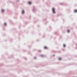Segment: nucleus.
<instances>
[{
    "mask_svg": "<svg viewBox=\"0 0 77 77\" xmlns=\"http://www.w3.org/2000/svg\"><path fill=\"white\" fill-rule=\"evenodd\" d=\"M28 3H29V5H30V4H31L32 3V2H28Z\"/></svg>",
    "mask_w": 77,
    "mask_h": 77,
    "instance_id": "obj_5",
    "label": "nucleus"
},
{
    "mask_svg": "<svg viewBox=\"0 0 77 77\" xmlns=\"http://www.w3.org/2000/svg\"><path fill=\"white\" fill-rule=\"evenodd\" d=\"M52 11L53 14H55V10L54 9V8H53Z\"/></svg>",
    "mask_w": 77,
    "mask_h": 77,
    "instance_id": "obj_1",
    "label": "nucleus"
},
{
    "mask_svg": "<svg viewBox=\"0 0 77 77\" xmlns=\"http://www.w3.org/2000/svg\"><path fill=\"white\" fill-rule=\"evenodd\" d=\"M4 25H5V26H6V23H4Z\"/></svg>",
    "mask_w": 77,
    "mask_h": 77,
    "instance_id": "obj_7",
    "label": "nucleus"
},
{
    "mask_svg": "<svg viewBox=\"0 0 77 77\" xmlns=\"http://www.w3.org/2000/svg\"><path fill=\"white\" fill-rule=\"evenodd\" d=\"M24 10L22 11V14H24Z\"/></svg>",
    "mask_w": 77,
    "mask_h": 77,
    "instance_id": "obj_6",
    "label": "nucleus"
},
{
    "mask_svg": "<svg viewBox=\"0 0 77 77\" xmlns=\"http://www.w3.org/2000/svg\"><path fill=\"white\" fill-rule=\"evenodd\" d=\"M44 48L45 49H47L48 48L47 47L45 46L44 47Z\"/></svg>",
    "mask_w": 77,
    "mask_h": 77,
    "instance_id": "obj_4",
    "label": "nucleus"
},
{
    "mask_svg": "<svg viewBox=\"0 0 77 77\" xmlns=\"http://www.w3.org/2000/svg\"><path fill=\"white\" fill-rule=\"evenodd\" d=\"M2 12L3 13V12H5V10L3 9H2Z\"/></svg>",
    "mask_w": 77,
    "mask_h": 77,
    "instance_id": "obj_2",
    "label": "nucleus"
},
{
    "mask_svg": "<svg viewBox=\"0 0 77 77\" xmlns=\"http://www.w3.org/2000/svg\"><path fill=\"white\" fill-rule=\"evenodd\" d=\"M59 60H61V58H59Z\"/></svg>",
    "mask_w": 77,
    "mask_h": 77,
    "instance_id": "obj_9",
    "label": "nucleus"
},
{
    "mask_svg": "<svg viewBox=\"0 0 77 77\" xmlns=\"http://www.w3.org/2000/svg\"><path fill=\"white\" fill-rule=\"evenodd\" d=\"M67 32H68V33H69V30H68L67 31Z\"/></svg>",
    "mask_w": 77,
    "mask_h": 77,
    "instance_id": "obj_8",
    "label": "nucleus"
},
{
    "mask_svg": "<svg viewBox=\"0 0 77 77\" xmlns=\"http://www.w3.org/2000/svg\"><path fill=\"white\" fill-rule=\"evenodd\" d=\"M63 47H65V45H63Z\"/></svg>",
    "mask_w": 77,
    "mask_h": 77,
    "instance_id": "obj_10",
    "label": "nucleus"
},
{
    "mask_svg": "<svg viewBox=\"0 0 77 77\" xmlns=\"http://www.w3.org/2000/svg\"><path fill=\"white\" fill-rule=\"evenodd\" d=\"M74 12H75V13L77 12V10H74Z\"/></svg>",
    "mask_w": 77,
    "mask_h": 77,
    "instance_id": "obj_3",
    "label": "nucleus"
}]
</instances>
